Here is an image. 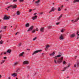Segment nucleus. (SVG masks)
Segmentation results:
<instances>
[{"mask_svg":"<svg viewBox=\"0 0 79 79\" xmlns=\"http://www.w3.org/2000/svg\"><path fill=\"white\" fill-rule=\"evenodd\" d=\"M42 50H38L36 51H35L32 54V55H34V54H36V53H37L39 52H42Z\"/></svg>","mask_w":79,"mask_h":79,"instance_id":"f257e3e1","label":"nucleus"},{"mask_svg":"<svg viewBox=\"0 0 79 79\" xmlns=\"http://www.w3.org/2000/svg\"><path fill=\"white\" fill-rule=\"evenodd\" d=\"M63 57H61L60 58L58 59L57 61V63H61V62H62V61H63Z\"/></svg>","mask_w":79,"mask_h":79,"instance_id":"f03ea898","label":"nucleus"},{"mask_svg":"<svg viewBox=\"0 0 79 79\" xmlns=\"http://www.w3.org/2000/svg\"><path fill=\"white\" fill-rule=\"evenodd\" d=\"M34 28V26H31L29 29H28V30L27 31H31L32 30V29Z\"/></svg>","mask_w":79,"mask_h":79,"instance_id":"7ed1b4c3","label":"nucleus"},{"mask_svg":"<svg viewBox=\"0 0 79 79\" xmlns=\"http://www.w3.org/2000/svg\"><path fill=\"white\" fill-rule=\"evenodd\" d=\"M56 9L55 7H52L51 10L50 11L49 13H51V12H52V11H54L55 10H56Z\"/></svg>","mask_w":79,"mask_h":79,"instance_id":"20e7f679","label":"nucleus"},{"mask_svg":"<svg viewBox=\"0 0 79 79\" xmlns=\"http://www.w3.org/2000/svg\"><path fill=\"white\" fill-rule=\"evenodd\" d=\"M10 19V16L7 17L6 15H5L4 18V19H6V20L7 19Z\"/></svg>","mask_w":79,"mask_h":79,"instance_id":"39448f33","label":"nucleus"},{"mask_svg":"<svg viewBox=\"0 0 79 79\" xmlns=\"http://www.w3.org/2000/svg\"><path fill=\"white\" fill-rule=\"evenodd\" d=\"M59 39L60 40H63L64 39V38L63 37V35H60V36L59 37Z\"/></svg>","mask_w":79,"mask_h":79,"instance_id":"423d86ee","label":"nucleus"},{"mask_svg":"<svg viewBox=\"0 0 79 79\" xmlns=\"http://www.w3.org/2000/svg\"><path fill=\"white\" fill-rule=\"evenodd\" d=\"M37 16L35 15V16L32 17V19L33 20H34L35 19H37Z\"/></svg>","mask_w":79,"mask_h":79,"instance_id":"0eeeda50","label":"nucleus"},{"mask_svg":"<svg viewBox=\"0 0 79 79\" xmlns=\"http://www.w3.org/2000/svg\"><path fill=\"white\" fill-rule=\"evenodd\" d=\"M69 65L67 67H66L64 68V69L63 70H62V71H64L66 69H67V68H69Z\"/></svg>","mask_w":79,"mask_h":79,"instance_id":"6e6552de","label":"nucleus"},{"mask_svg":"<svg viewBox=\"0 0 79 79\" xmlns=\"http://www.w3.org/2000/svg\"><path fill=\"white\" fill-rule=\"evenodd\" d=\"M63 16V14H61L60 16H59V18H57V19L59 21V20H60V19H61V18H62V17Z\"/></svg>","mask_w":79,"mask_h":79,"instance_id":"1a4fd4ad","label":"nucleus"},{"mask_svg":"<svg viewBox=\"0 0 79 79\" xmlns=\"http://www.w3.org/2000/svg\"><path fill=\"white\" fill-rule=\"evenodd\" d=\"M77 39H78L79 38V31H78L77 33Z\"/></svg>","mask_w":79,"mask_h":79,"instance_id":"9d476101","label":"nucleus"},{"mask_svg":"<svg viewBox=\"0 0 79 79\" xmlns=\"http://www.w3.org/2000/svg\"><path fill=\"white\" fill-rule=\"evenodd\" d=\"M40 31H41V32H44V28L43 27L41 28Z\"/></svg>","mask_w":79,"mask_h":79,"instance_id":"9b49d317","label":"nucleus"},{"mask_svg":"<svg viewBox=\"0 0 79 79\" xmlns=\"http://www.w3.org/2000/svg\"><path fill=\"white\" fill-rule=\"evenodd\" d=\"M50 45H47L46 46V48H45V50H46V49H48V48H49V47H50Z\"/></svg>","mask_w":79,"mask_h":79,"instance_id":"f8f14e48","label":"nucleus"},{"mask_svg":"<svg viewBox=\"0 0 79 79\" xmlns=\"http://www.w3.org/2000/svg\"><path fill=\"white\" fill-rule=\"evenodd\" d=\"M24 54V52H22V53L19 54V56H23Z\"/></svg>","mask_w":79,"mask_h":79,"instance_id":"ddd939ff","label":"nucleus"},{"mask_svg":"<svg viewBox=\"0 0 79 79\" xmlns=\"http://www.w3.org/2000/svg\"><path fill=\"white\" fill-rule=\"evenodd\" d=\"M11 50H8L7 51H6V53H11Z\"/></svg>","mask_w":79,"mask_h":79,"instance_id":"4468645a","label":"nucleus"},{"mask_svg":"<svg viewBox=\"0 0 79 79\" xmlns=\"http://www.w3.org/2000/svg\"><path fill=\"white\" fill-rule=\"evenodd\" d=\"M12 76H13V77H16L17 76V74L14 73L12 75Z\"/></svg>","mask_w":79,"mask_h":79,"instance_id":"2eb2a0df","label":"nucleus"},{"mask_svg":"<svg viewBox=\"0 0 79 79\" xmlns=\"http://www.w3.org/2000/svg\"><path fill=\"white\" fill-rule=\"evenodd\" d=\"M12 8H17V6L16 5H15L14 6L12 5Z\"/></svg>","mask_w":79,"mask_h":79,"instance_id":"dca6fc26","label":"nucleus"},{"mask_svg":"<svg viewBox=\"0 0 79 79\" xmlns=\"http://www.w3.org/2000/svg\"><path fill=\"white\" fill-rule=\"evenodd\" d=\"M28 62L27 61H25L23 62V64H28Z\"/></svg>","mask_w":79,"mask_h":79,"instance_id":"f3484780","label":"nucleus"},{"mask_svg":"<svg viewBox=\"0 0 79 79\" xmlns=\"http://www.w3.org/2000/svg\"><path fill=\"white\" fill-rule=\"evenodd\" d=\"M75 34H74L71 35H70V37H71V38H73V37H75Z\"/></svg>","mask_w":79,"mask_h":79,"instance_id":"a211bd4d","label":"nucleus"},{"mask_svg":"<svg viewBox=\"0 0 79 79\" xmlns=\"http://www.w3.org/2000/svg\"><path fill=\"white\" fill-rule=\"evenodd\" d=\"M19 71H20V69L19 68L16 69V73H18Z\"/></svg>","mask_w":79,"mask_h":79,"instance_id":"6ab92c4d","label":"nucleus"},{"mask_svg":"<svg viewBox=\"0 0 79 79\" xmlns=\"http://www.w3.org/2000/svg\"><path fill=\"white\" fill-rule=\"evenodd\" d=\"M40 2V0H38L37 1H36L35 2V3L39 5V3Z\"/></svg>","mask_w":79,"mask_h":79,"instance_id":"aec40b11","label":"nucleus"},{"mask_svg":"<svg viewBox=\"0 0 79 79\" xmlns=\"http://www.w3.org/2000/svg\"><path fill=\"white\" fill-rule=\"evenodd\" d=\"M79 2V0H74L73 1V3H76V2Z\"/></svg>","mask_w":79,"mask_h":79,"instance_id":"412c9836","label":"nucleus"},{"mask_svg":"<svg viewBox=\"0 0 79 79\" xmlns=\"http://www.w3.org/2000/svg\"><path fill=\"white\" fill-rule=\"evenodd\" d=\"M2 62L1 63V64H2L3 63H5V60H2Z\"/></svg>","mask_w":79,"mask_h":79,"instance_id":"4be33fe9","label":"nucleus"},{"mask_svg":"<svg viewBox=\"0 0 79 79\" xmlns=\"http://www.w3.org/2000/svg\"><path fill=\"white\" fill-rule=\"evenodd\" d=\"M55 55V52H53L52 53L50 54V56H52V55L53 56Z\"/></svg>","mask_w":79,"mask_h":79,"instance_id":"5701e85b","label":"nucleus"},{"mask_svg":"<svg viewBox=\"0 0 79 79\" xmlns=\"http://www.w3.org/2000/svg\"><path fill=\"white\" fill-rule=\"evenodd\" d=\"M26 27H29V24L28 23H27L26 24Z\"/></svg>","mask_w":79,"mask_h":79,"instance_id":"b1692460","label":"nucleus"},{"mask_svg":"<svg viewBox=\"0 0 79 79\" xmlns=\"http://www.w3.org/2000/svg\"><path fill=\"white\" fill-rule=\"evenodd\" d=\"M17 14L18 15H20V12H19V11H18L17 12Z\"/></svg>","mask_w":79,"mask_h":79,"instance_id":"393cba45","label":"nucleus"},{"mask_svg":"<svg viewBox=\"0 0 79 79\" xmlns=\"http://www.w3.org/2000/svg\"><path fill=\"white\" fill-rule=\"evenodd\" d=\"M18 64V62H16L14 63V65L16 66V65H17V64Z\"/></svg>","mask_w":79,"mask_h":79,"instance_id":"a878e982","label":"nucleus"},{"mask_svg":"<svg viewBox=\"0 0 79 79\" xmlns=\"http://www.w3.org/2000/svg\"><path fill=\"white\" fill-rule=\"evenodd\" d=\"M3 43V41L1 40L0 41V44H2Z\"/></svg>","mask_w":79,"mask_h":79,"instance_id":"bb28decb","label":"nucleus"},{"mask_svg":"<svg viewBox=\"0 0 79 79\" xmlns=\"http://www.w3.org/2000/svg\"><path fill=\"white\" fill-rule=\"evenodd\" d=\"M60 56H61V55H57V58H60Z\"/></svg>","mask_w":79,"mask_h":79,"instance_id":"cd10ccee","label":"nucleus"},{"mask_svg":"<svg viewBox=\"0 0 79 79\" xmlns=\"http://www.w3.org/2000/svg\"><path fill=\"white\" fill-rule=\"evenodd\" d=\"M12 5H11L8 7L7 8H11V7H12Z\"/></svg>","mask_w":79,"mask_h":79,"instance_id":"c85d7f7f","label":"nucleus"},{"mask_svg":"<svg viewBox=\"0 0 79 79\" xmlns=\"http://www.w3.org/2000/svg\"><path fill=\"white\" fill-rule=\"evenodd\" d=\"M21 45V43H19L18 45V47H20Z\"/></svg>","mask_w":79,"mask_h":79,"instance_id":"c756f323","label":"nucleus"},{"mask_svg":"<svg viewBox=\"0 0 79 79\" xmlns=\"http://www.w3.org/2000/svg\"><path fill=\"white\" fill-rule=\"evenodd\" d=\"M58 11H61V9H60V7H58Z\"/></svg>","mask_w":79,"mask_h":79,"instance_id":"7c9ffc66","label":"nucleus"},{"mask_svg":"<svg viewBox=\"0 0 79 79\" xmlns=\"http://www.w3.org/2000/svg\"><path fill=\"white\" fill-rule=\"evenodd\" d=\"M64 31H65V30L62 29V30H61V32H64Z\"/></svg>","mask_w":79,"mask_h":79,"instance_id":"2f4dec72","label":"nucleus"},{"mask_svg":"<svg viewBox=\"0 0 79 79\" xmlns=\"http://www.w3.org/2000/svg\"><path fill=\"white\" fill-rule=\"evenodd\" d=\"M37 39V37H35V38H33V40H35Z\"/></svg>","mask_w":79,"mask_h":79,"instance_id":"473e14b6","label":"nucleus"},{"mask_svg":"<svg viewBox=\"0 0 79 79\" xmlns=\"http://www.w3.org/2000/svg\"><path fill=\"white\" fill-rule=\"evenodd\" d=\"M6 26H5L3 27V29H6Z\"/></svg>","mask_w":79,"mask_h":79,"instance_id":"72a5a7b5","label":"nucleus"},{"mask_svg":"<svg viewBox=\"0 0 79 79\" xmlns=\"http://www.w3.org/2000/svg\"><path fill=\"white\" fill-rule=\"evenodd\" d=\"M60 23V22H58V23H56V25H58V24H59Z\"/></svg>","mask_w":79,"mask_h":79,"instance_id":"f704fd0d","label":"nucleus"},{"mask_svg":"<svg viewBox=\"0 0 79 79\" xmlns=\"http://www.w3.org/2000/svg\"><path fill=\"white\" fill-rule=\"evenodd\" d=\"M35 32V30H33V31L32 32V33H34Z\"/></svg>","mask_w":79,"mask_h":79,"instance_id":"c9c22d12","label":"nucleus"},{"mask_svg":"<svg viewBox=\"0 0 79 79\" xmlns=\"http://www.w3.org/2000/svg\"><path fill=\"white\" fill-rule=\"evenodd\" d=\"M35 30L36 31H39V29L37 28L35 29Z\"/></svg>","mask_w":79,"mask_h":79,"instance_id":"e433bc0d","label":"nucleus"},{"mask_svg":"<svg viewBox=\"0 0 79 79\" xmlns=\"http://www.w3.org/2000/svg\"><path fill=\"white\" fill-rule=\"evenodd\" d=\"M17 1V0H13V2H16Z\"/></svg>","mask_w":79,"mask_h":79,"instance_id":"4c0bfd02","label":"nucleus"},{"mask_svg":"<svg viewBox=\"0 0 79 79\" xmlns=\"http://www.w3.org/2000/svg\"><path fill=\"white\" fill-rule=\"evenodd\" d=\"M20 2H23L24 1V0H19Z\"/></svg>","mask_w":79,"mask_h":79,"instance_id":"58836bf2","label":"nucleus"},{"mask_svg":"<svg viewBox=\"0 0 79 79\" xmlns=\"http://www.w3.org/2000/svg\"><path fill=\"white\" fill-rule=\"evenodd\" d=\"M32 10L30 9V10H29V12H31V11H32Z\"/></svg>","mask_w":79,"mask_h":79,"instance_id":"ea45409f","label":"nucleus"},{"mask_svg":"<svg viewBox=\"0 0 79 79\" xmlns=\"http://www.w3.org/2000/svg\"><path fill=\"white\" fill-rule=\"evenodd\" d=\"M54 58H55V59H57V58H58L57 57V56H56L55 57H54Z\"/></svg>","mask_w":79,"mask_h":79,"instance_id":"a19ab883","label":"nucleus"},{"mask_svg":"<svg viewBox=\"0 0 79 79\" xmlns=\"http://www.w3.org/2000/svg\"><path fill=\"white\" fill-rule=\"evenodd\" d=\"M66 63V62H65V61H64V62H63V64H65Z\"/></svg>","mask_w":79,"mask_h":79,"instance_id":"79ce46f5","label":"nucleus"},{"mask_svg":"<svg viewBox=\"0 0 79 79\" xmlns=\"http://www.w3.org/2000/svg\"><path fill=\"white\" fill-rule=\"evenodd\" d=\"M3 58H4V59H6V57H3Z\"/></svg>","mask_w":79,"mask_h":79,"instance_id":"37998d69","label":"nucleus"},{"mask_svg":"<svg viewBox=\"0 0 79 79\" xmlns=\"http://www.w3.org/2000/svg\"><path fill=\"white\" fill-rule=\"evenodd\" d=\"M36 14H37V13H35L34 14V16H35V15H36Z\"/></svg>","mask_w":79,"mask_h":79,"instance_id":"c03bdc74","label":"nucleus"},{"mask_svg":"<svg viewBox=\"0 0 79 79\" xmlns=\"http://www.w3.org/2000/svg\"><path fill=\"white\" fill-rule=\"evenodd\" d=\"M7 53V52H5L4 53V54L5 55H6V54Z\"/></svg>","mask_w":79,"mask_h":79,"instance_id":"a18cd8bd","label":"nucleus"},{"mask_svg":"<svg viewBox=\"0 0 79 79\" xmlns=\"http://www.w3.org/2000/svg\"><path fill=\"white\" fill-rule=\"evenodd\" d=\"M54 62L55 63H56V60H54Z\"/></svg>","mask_w":79,"mask_h":79,"instance_id":"49530a36","label":"nucleus"},{"mask_svg":"<svg viewBox=\"0 0 79 79\" xmlns=\"http://www.w3.org/2000/svg\"><path fill=\"white\" fill-rule=\"evenodd\" d=\"M74 67L75 68H76V64H75V65H74Z\"/></svg>","mask_w":79,"mask_h":79,"instance_id":"de8ad7c7","label":"nucleus"},{"mask_svg":"<svg viewBox=\"0 0 79 79\" xmlns=\"http://www.w3.org/2000/svg\"><path fill=\"white\" fill-rule=\"evenodd\" d=\"M18 34V32H17V33H16L15 35H17Z\"/></svg>","mask_w":79,"mask_h":79,"instance_id":"09e8293b","label":"nucleus"},{"mask_svg":"<svg viewBox=\"0 0 79 79\" xmlns=\"http://www.w3.org/2000/svg\"><path fill=\"white\" fill-rule=\"evenodd\" d=\"M63 6H61L60 7V8H63Z\"/></svg>","mask_w":79,"mask_h":79,"instance_id":"8fccbe9b","label":"nucleus"},{"mask_svg":"<svg viewBox=\"0 0 79 79\" xmlns=\"http://www.w3.org/2000/svg\"><path fill=\"white\" fill-rule=\"evenodd\" d=\"M2 77V75H0V78H1Z\"/></svg>","mask_w":79,"mask_h":79,"instance_id":"3c124183","label":"nucleus"},{"mask_svg":"<svg viewBox=\"0 0 79 79\" xmlns=\"http://www.w3.org/2000/svg\"><path fill=\"white\" fill-rule=\"evenodd\" d=\"M48 27V28H50V27H51L49 26V27Z\"/></svg>","mask_w":79,"mask_h":79,"instance_id":"603ef678","label":"nucleus"},{"mask_svg":"<svg viewBox=\"0 0 79 79\" xmlns=\"http://www.w3.org/2000/svg\"><path fill=\"white\" fill-rule=\"evenodd\" d=\"M27 68L28 69H29V66H27Z\"/></svg>","mask_w":79,"mask_h":79,"instance_id":"864d4df0","label":"nucleus"},{"mask_svg":"<svg viewBox=\"0 0 79 79\" xmlns=\"http://www.w3.org/2000/svg\"><path fill=\"white\" fill-rule=\"evenodd\" d=\"M40 15H42V14H43V13L42 12H41L40 13Z\"/></svg>","mask_w":79,"mask_h":79,"instance_id":"5fc2aeb1","label":"nucleus"},{"mask_svg":"<svg viewBox=\"0 0 79 79\" xmlns=\"http://www.w3.org/2000/svg\"><path fill=\"white\" fill-rule=\"evenodd\" d=\"M76 58H77V56H75V58L76 59Z\"/></svg>","mask_w":79,"mask_h":79,"instance_id":"6e6d98bb","label":"nucleus"},{"mask_svg":"<svg viewBox=\"0 0 79 79\" xmlns=\"http://www.w3.org/2000/svg\"><path fill=\"white\" fill-rule=\"evenodd\" d=\"M8 79H11V78H10V77H8Z\"/></svg>","mask_w":79,"mask_h":79,"instance_id":"4d7b16f0","label":"nucleus"},{"mask_svg":"<svg viewBox=\"0 0 79 79\" xmlns=\"http://www.w3.org/2000/svg\"><path fill=\"white\" fill-rule=\"evenodd\" d=\"M7 8H6V9L7 11H8V9H7Z\"/></svg>","mask_w":79,"mask_h":79,"instance_id":"13d9d810","label":"nucleus"},{"mask_svg":"<svg viewBox=\"0 0 79 79\" xmlns=\"http://www.w3.org/2000/svg\"><path fill=\"white\" fill-rule=\"evenodd\" d=\"M2 32V30H1L0 31V32Z\"/></svg>","mask_w":79,"mask_h":79,"instance_id":"bf43d9fd","label":"nucleus"},{"mask_svg":"<svg viewBox=\"0 0 79 79\" xmlns=\"http://www.w3.org/2000/svg\"><path fill=\"white\" fill-rule=\"evenodd\" d=\"M1 39V36H0V40Z\"/></svg>","mask_w":79,"mask_h":79,"instance_id":"052dcab7","label":"nucleus"},{"mask_svg":"<svg viewBox=\"0 0 79 79\" xmlns=\"http://www.w3.org/2000/svg\"><path fill=\"white\" fill-rule=\"evenodd\" d=\"M66 10H67V9H65V11H66Z\"/></svg>","mask_w":79,"mask_h":79,"instance_id":"680f3d73","label":"nucleus"},{"mask_svg":"<svg viewBox=\"0 0 79 79\" xmlns=\"http://www.w3.org/2000/svg\"><path fill=\"white\" fill-rule=\"evenodd\" d=\"M67 77V78H69V77Z\"/></svg>","mask_w":79,"mask_h":79,"instance_id":"e2e57ef3","label":"nucleus"},{"mask_svg":"<svg viewBox=\"0 0 79 79\" xmlns=\"http://www.w3.org/2000/svg\"><path fill=\"white\" fill-rule=\"evenodd\" d=\"M1 55H2V53H1Z\"/></svg>","mask_w":79,"mask_h":79,"instance_id":"0e129e2a","label":"nucleus"},{"mask_svg":"<svg viewBox=\"0 0 79 79\" xmlns=\"http://www.w3.org/2000/svg\"><path fill=\"white\" fill-rule=\"evenodd\" d=\"M16 29V28L14 29V30H15Z\"/></svg>","mask_w":79,"mask_h":79,"instance_id":"69168bd1","label":"nucleus"},{"mask_svg":"<svg viewBox=\"0 0 79 79\" xmlns=\"http://www.w3.org/2000/svg\"><path fill=\"white\" fill-rule=\"evenodd\" d=\"M16 79H18V78H16Z\"/></svg>","mask_w":79,"mask_h":79,"instance_id":"338daca9","label":"nucleus"},{"mask_svg":"<svg viewBox=\"0 0 79 79\" xmlns=\"http://www.w3.org/2000/svg\"><path fill=\"white\" fill-rule=\"evenodd\" d=\"M54 3H53V5H54Z\"/></svg>","mask_w":79,"mask_h":79,"instance_id":"774afa93","label":"nucleus"}]
</instances>
